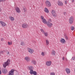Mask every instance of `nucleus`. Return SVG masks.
I'll return each instance as SVG.
<instances>
[{
  "label": "nucleus",
  "instance_id": "f257e3e1",
  "mask_svg": "<svg viewBox=\"0 0 75 75\" xmlns=\"http://www.w3.org/2000/svg\"><path fill=\"white\" fill-rule=\"evenodd\" d=\"M10 60L9 59H8L7 60V61L5 62L3 65V67L4 68H6V67L7 66L10 64Z\"/></svg>",
  "mask_w": 75,
  "mask_h": 75
},
{
  "label": "nucleus",
  "instance_id": "f03ea898",
  "mask_svg": "<svg viewBox=\"0 0 75 75\" xmlns=\"http://www.w3.org/2000/svg\"><path fill=\"white\" fill-rule=\"evenodd\" d=\"M74 17L72 16H71L69 19V23L70 24H72L74 23Z\"/></svg>",
  "mask_w": 75,
  "mask_h": 75
},
{
  "label": "nucleus",
  "instance_id": "7ed1b4c3",
  "mask_svg": "<svg viewBox=\"0 0 75 75\" xmlns=\"http://www.w3.org/2000/svg\"><path fill=\"white\" fill-rule=\"evenodd\" d=\"M52 14L53 16H54V17H56L57 16V13H56V11L54 10H52Z\"/></svg>",
  "mask_w": 75,
  "mask_h": 75
},
{
  "label": "nucleus",
  "instance_id": "20e7f679",
  "mask_svg": "<svg viewBox=\"0 0 75 75\" xmlns=\"http://www.w3.org/2000/svg\"><path fill=\"white\" fill-rule=\"evenodd\" d=\"M51 20L50 19L49 20L47 24V26L50 28L52 27V24L51 23H50V22H51Z\"/></svg>",
  "mask_w": 75,
  "mask_h": 75
},
{
  "label": "nucleus",
  "instance_id": "39448f33",
  "mask_svg": "<svg viewBox=\"0 0 75 75\" xmlns=\"http://www.w3.org/2000/svg\"><path fill=\"white\" fill-rule=\"evenodd\" d=\"M45 3L46 4V5L47 6V7H51V2H50V1H45Z\"/></svg>",
  "mask_w": 75,
  "mask_h": 75
},
{
  "label": "nucleus",
  "instance_id": "423d86ee",
  "mask_svg": "<svg viewBox=\"0 0 75 75\" xmlns=\"http://www.w3.org/2000/svg\"><path fill=\"white\" fill-rule=\"evenodd\" d=\"M22 27L23 28H27L28 27V25L26 23H23L22 25Z\"/></svg>",
  "mask_w": 75,
  "mask_h": 75
},
{
  "label": "nucleus",
  "instance_id": "0eeeda50",
  "mask_svg": "<svg viewBox=\"0 0 75 75\" xmlns=\"http://www.w3.org/2000/svg\"><path fill=\"white\" fill-rule=\"evenodd\" d=\"M30 74L31 75H32V74H33L34 75H37V72L34 71L33 70H31L30 71Z\"/></svg>",
  "mask_w": 75,
  "mask_h": 75
},
{
  "label": "nucleus",
  "instance_id": "6e6552de",
  "mask_svg": "<svg viewBox=\"0 0 75 75\" xmlns=\"http://www.w3.org/2000/svg\"><path fill=\"white\" fill-rule=\"evenodd\" d=\"M57 4L59 6H63V3L59 0L58 1Z\"/></svg>",
  "mask_w": 75,
  "mask_h": 75
},
{
  "label": "nucleus",
  "instance_id": "1a4fd4ad",
  "mask_svg": "<svg viewBox=\"0 0 75 75\" xmlns=\"http://www.w3.org/2000/svg\"><path fill=\"white\" fill-rule=\"evenodd\" d=\"M15 9L16 12L18 13H20L21 12L20 8H19L18 7H16Z\"/></svg>",
  "mask_w": 75,
  "mask_h": 75
},
{
  "label": "nucleus",
  "instance_id": "9d476101",
  "mask_svg": "<svg viewBox=\"0 0 75 75\" xmlns=\"http://www.w3.org/2000/svg\"><path fill=\"white\" fill-rule=\"evenodd\" d=\"M51 61H47L46 63V65H47V66H51Z\"/></svg>",
  "mask_w": 75,
  "mask_h": 75
},
{
  "label": "nucleus",
  "instance_id": "9b49d317",
  "mask_svg": "<svg viewBox=\"0 0 75 75\" xmlns=\"http://www.w3.org/2000/svg\"><path fill=\"white\" fill-rule=\"evenodd\" d=\"M28 52H29L30 54H33V52H34V51H33V50L31 49L30 48H28Z\"/></svg>",
  "mask_w": 75,
  "mask_h": 75
},
{
  "label": "nucleus",
  "instance_id": "f8f14e48",
  "mask_svg": "<svg viewBox=\"0 0 75 75\" xmlns=\"http://www.w3.org/2000/svg\"><path fill=\"white\" fill-rule=\"evenodd\" d=\"M2 73H3L4 74H6L8 72V70L7 69H4V70H2Z\"/></svg>",
  "mask_w": 75,
  "mask_h": 75
},
{
  "label": "nucleus",
  "instance_id": "ddd939ff",
  "mask_svg": "<svg viewBox=\"0 0 75 75\" xmlns=\"http://www.w3.org/2000/svg\"><path fill=\"white\" fill-rule=\"evenodd\" d=\"M0 23L3 27H5V26H6V24L2 21H1L0 22Z\"/></svg>",
  "mask_w": 75,
  "mask_h": 75
},
{
  "label": "nucleus",
  "instance_id": "4468645a",
  "mask_svg": "<svg viewBox=\"0 0 75 75\" xmlns=\"http://www.w3.org/2000/svg\"><path fill=\"white\" fill-rule=\"evenodd\" d=\"M25 59L27 62H29L30 61V57L28 56H26L25 58Z\"/></svg>",
  "mask_w": 75,
  "mask_h": 75
},
{
  "label": "nucleus",
  "instance_id": "2eb2a0df",
  "mask_svg": "<svg viewBox=\"0 0 75 75\" xmlns=\"http://www.w3.org/2000/svg\"><path fill=\"white\" fill-rule=\"evenodd\" d=\"M65 71L68 74H69L70 72H71V71H70V69L69 68H66L65 69Z\"/></svg>",
  "mask_w": 75,
  "mask_h": 75
},
{
  "label": "nucleus",
  "instance_id": "dca6fc26",
  "mask_svg": "<svg viewBox=\"0 0 75 75\" xmlns=\"http://www.w3.org/2000/svg\"><path fill=\"white\" fill-rule=\"evenodd\" d=\"M9 18L10 20H11V21H14V17H13L12 16H10L9 17Z\"/></svg>",
  "mask_w": 75,
  "mask_h": 75
},
{
  "label": "nucleus",
  "instance_id": "f3484780",
  "mask_svg": "<svg viewBox=\"0 0 75 75\" xmlns=\"http://www.w3.org/2000/svg\"><path fill=\"white\" fill-rule=\"evenodd\" d=\"M60 42L62 43H65V40L64 38H62V39L60 40Z\"/></svg>",
  "mask_w": 75,
  "mask_h": 75
},
{
  "label": "nucleus",
  "instance_id": "a211bd4d",
  "mask_svg": "<svg viewBox=\"0 0 75 75\" xmlns=\"http://www.w3.org/2000/svg\"><path fill=\"white\" fill-rule=\"evenodd\" d=\"M42 23H43L44 24H47V21L45 19H44L42 20Z\"/></svg>",
  "mask_w": 75,
  "mask_h": 75
},
{
  "label": "nucleus",
  "instance_id": "6ab92c4d",
  "mask_svg": "<svg viewBox=\"0 0 75 75\" xmlns=\"http://www.w3.org/2000/svg\"><path fill=\"white\" fill-rule=\"evenodd\" d=\"M44 11L45 12L47 13H49V11L48 10V9H47L46 8H45Z\"/></svg>",
  "mask_w": 75,
  "mask_h": 75
},
{
  "label": "nucleus",
  "instance_id": "aec40b11",
  "mask_svg": "<svg viewBox=\"0 0 75 75\" xmlns=\"http://www.w3.org/2000/svg\"><path fill=\"white\" fill-rule=\"evenodd\" d=\"M31 62L33 64H34V65H35L36 64V61L35 60H32Z\"/></svg>",
  "mask_w": 75,
  "mask_h": 75
},
{
  "label": "nucleus",
  "instance_id": "412c9836",
  "mask_svg": "<svg viewBox=\"0 0 75 75\" xmlns=\"http://www.w3.org/2000/svg\"><path fill=\"white\" fill-rule=\"evenodd\" d=\"M43 34H44L45 37H47L48 36V32H45V33Z\"/></svg>",
  "mask_w": 75,
  "mask_h": 75
},
{
  "label": "nucleus",
  "instance_id": "4be33fe9",
  "mask_svg": "<svg viewBox=\"0 0 75 75\" xmlns=\"http://www.w3.org/2000/svg\"><path fill=\"white\" fill-rule=\"evenodd\" d=\"M32 68H33L32 66L28 67V69L30 70V71H31V70H32Z\"/></svg>",
  "mask_w": 75,
  "mask_h": 75
},
{
  "label": "nucleus",
  "instance_id": "5701e85b",
  "mask_svg": "<svg viewBox=\"0 0 75 75\" xmlns=\"http://www.w3.org/2000/svg\"><path fill=\"white\" fill-rule=\"evenodd\" d=\"M52 54L53 55H55V51L53 50L52 52Z\"/></svg>",
  "mask_w": 75,
  "mask_h": 75
},
{
  "label": "nucleus",
  "instance_id": "b1692460",
  "mask_svg": "<svg viewBox=\"0 0 75 75\" xmlns=\"http://www.w3.org/2000/svg\"><path fill=\"white\" fill-rule=\"evenodd\" d=\"M40 31L41 32H42V33H43V34L45 33V31L43 29H40Z\"/></svg>",
  "mask_w": 75,
  "mask_h": 75
},
{
  "label": "nucleus",
  "instance_id": "393cba45",
  "mask_svg": "<svg viewBox=\"0 0 75 75\" xmlns=\"http://www.w3.org/2000/svg\"><path fill=\"white\" fill-rule=\"evenodd\" d=\"M46 42L47 45H48V44H49V42L48 40H46Z\"/></svg>",
  "mask_w": 75,
  "mask_h": 75
},
{
  "label": "nucleus",
  "instance_id": "a878e982",
  "mask_svg": "<svg viewBox=\"0 0 75 75\" xmlns=\"http://www.w3.org/2000/svg\"><path fill=\"white\" fill-rule=\"evenodd\" d=\"M23 10L24 11V13H25L27 11V9L25 8H23Z\"/></svg>",
  "mask_w": 75,
  "mask_h": 75
},
{
  "label": "nucleus",
  "instance_id": "bb28decb",
  "mask_svg": "<svg viewBox=\"0 0 75 75\" xmlns=\"http://www.w3.org/2000/svg\"><path fill=\"white\" fill-rule=\"evenodd\" d=\"M8 44L9 45H12V42H8Z\"/></svg>",
  "mask_w": 75,
  "mask_h": 75
},
{
  "label": "nucleus",
  "instance_id": "cd10ccee",
  "mask_svg": "<svg viewBox=\"0 0 75 75\" xmlns=\"http://www.w3.org/2000/svg\"><path fill=\"white\" fill-rule=\"evenodd\" d=\"M42 56H45V53L44 52H42Z\"/></svg>",
  "mask_w": 75,
  "mask_h": 75
},
{
  "label": "nucleus",
  "instance_id": "c85d7f7f",
  "mask_svg": "<svg viewBox=\"0 0 75 75\" xmlns=\"http://www.w3.org/2000/svg\"><path fill=\"white\" fill-rule=\"evenodd\" d=\"M71 60H75V57L74 56L72 57L71 59Z\"/></svg>",
  "mask_w": 75,
  "mask_h": 75
},
{
  "label": "nucleus",
  "instance_id": "c756f323",
  "mask_svg": "<svg viewBox=\"0 0 75 75\" xmlns=\"http://www.w3.org/2000/svg\"><path fill=\"white\" fill-rule=\"evenodd\" d=\"M71 30H74V26H72L71 27Z\"/></svg>",
  "mask_w": 75,
  "mask_h": 75
},
{
  "label": "nucleus",
  "instance_id": "7c9ffc66",
  "mask_svg": "<svg viewBox=\"0 0 75 75\" xmlns=\"http://www.w3.org/2000/svg\"><path fill=\"white\" fill-rule=\"evenodd\" d=\"M6 0H0V3L1 2H4Z\"/></svg>",
  "mask_w": 75,
  "mask_h": 75
},
{
  "label": "nucleus",
  "instance_id": "2f4dec72",
  "mask_svg": "<svg viewBox=\"0 0 75 75\" xmlns=\"http://www.w3.org/2000/svg\"><path fill=\"white\" fill-rule=\"evenodd\" d=\"M50 75H55V73L54 72H52V73H50Z\"/></svg>",
  "mask_w": 75,
  "mask_h": 75
},
{
  "label": "nucleus",
  "instance_id": "473e14b6",
  "mask_svg": "<svg viewBox=\"0 0 75 75\" xmlns=\"http://www.w3.org/2000/svg\"><path fill=\"white\" fill-rule=\"evenodd\" d=\"M40 17H41V18L42 19V20L44 19V16H40Z\"/></svg>",
  "mask_w": 75,
  "mask_h": 75
},
{
  "label": "nucleus",
  "instance_id": "72a5a7b5",
  "mask_svg": "<svg viewBox=\"0 0 75 75\" xmlns=\"http://www.w3.org/2000/svg\"><path fill=\"white\" fill-rule=\"evenodd\" d=\"M20 45H24V42H21V44H20Z\"/></svg>",
  "mask_w": 75,
  "mask_h": 75
},
{
  "label": "nucleus",
  "instance_id": "f704fd0d",
  "mask_svg": "<svg viewBox=\"0 0 75 75\" xmlns=\"http://www.w3.org/2000/svg\"><path fill=\"white\" fill-rule=\"evenodd\" d=\"M65 38L66 39V40H68V37H67V36H65Z\"/></svg>",
  "mask_w": 75,
  "mask_h": 75
},
{
  "label": "nucleus",
  "instance_id": "c9c22d12",
  "mask_svg": "<svg viewBox=\"0 0 75 75\" xmlns=\"http://www.w3.org/2000/svg\"><path fill=\"white\" fill-rule=\"evenodd\" d=\"M3 51H0V55H1V54L3 53Z\"/></svg>",
  "mask_w": 75,
  "mask_h": 75
},
{
  "label": "nucleus",
  "instance_id": "e433bc0d",
  "mask_svg": "<svg viewBox=\"0 0 75 75\" xmlns=\"http://www.w3.org/2000/svg\"><path fill=\"white\" fill-rule=\"evenodd\" d=\"M64 2L65 4H67V1H65Z\"/></svg>",
  "mask_w": 75,
  "mask_h": 75
},
{
  "label": "nucleus",
  "instance_id": "4c0bfd02",
  "mask_svg": "<svg viewBox=\"0 0 75 75\" xmlns=\"http://www.w3.org/2000/svg\"><path fill=\"white\" fill-rule=\"evenodd\" d=\"M1 41H4V40L3 39V38H2L1 39Z\"/></svg>",
  "mask_w": 75,
  "mask_h": 75
},
{
  "label": "nucleus",
  "instance_id": "58836bf2",
  "mask_svg": "<svg viewBox=\"0 0 75 75\" xmlns=\"http://www.w3.org/2000/svg\"><path fill=\"white\" fill-rule=\"evenodd\" d=\"M64 59H65V57H63L62 58V60H64Z\"/></svg>",
  "mask_w": 75,
  "mask_h": 75
},
{
  "label": "nucleus",
  "instance_id": "ea45409f",
  "mask_svg": "<svg viewBox=\"0 0 75 75\" xmlns=\"http://www.w3.org/2000/svg\"><path fill=\"white\" fill-rule=\"evenodd\" d=\"M65 59H66V61H68V59H67V58H65Z\"/></svg>",
  "mask_w": 75,
  "mask_h": 75
},
{
  "label": "nucleus",
  "instance_id": "a19ab883",
  "mask_svg": "<svg viewBox=\"0 0 75 75\" xmlns=\"http://www.w3.org/2000/svg\"><path fill=\"white\" fill-rule=\"evenodd\" d=\"M1 71L0 70V75H1Z\"/></svg>",
  "mask_w": 75,
  "mask_h": 75
},
{
  "label": "nucleus",
  "instance_id": "79ce46f5",
  "mask_svg": "<svg viewBox=\"0 0 75 75\" xmlns=\"http://www.w3.org/2000/svg\"><path fill=\"white\" fill-rule=\"evenodd\" d=\"M71 2L72 3H74V0H72Z\"/></svg>",
  "mask_w": 75,
  "mask_h": 75
},
{
  "label": "nucleus",
  "instance_id": "37998d69",
  "mask_svg": "<svg viewBox=\"0 0 75 75\" xmlns=\"http://www.w3.org/2000/svg\"><path fill=\"white\" fill-rule=\"evenodd\" d=\"M9 54V52H8V53H7V54L8 55Z\"/></svg>",
  "mask_w": 75,
  "mask_h": 75
},
{
  "label": "nucleus",
  "instance_id": "c03bdc74",
  "mask_svg": "<svg viewBox=\"0 0 75 75\" xmlns=\"http://www.w3.org/2000/svg\"><path fill=\"white\" fill-rule=\"evenodd\" d=\"M66 14V12H64V14Z\"/></svg>",
  "mask_w": 75,
  "mask_h": 75
},
{
  "label": "nucleus",
  "instance_id": "a18cd8bd",
  "mask_svg": "<svg viewBox=\"0 0 75 75\" xmlns=\"http://www.w3.org/2000/svg\"><path fill=\"white\" fill-rule=\"evenodd\" d=\"M0 11H1V8H0Z\"/></svg>",
  "mask_w": 75,
  "mask_h": 75
},
{
  "label": "nucleus",
  "instance_id": "49530a36",
  "mask_svg": "<svg viewBox=\"0 0 75 75\" xmlns=\"http://www.w3.org/2000/svg\"><path fill=\"white\" fill-rule=\"evenodd\" d=\"M0 69H1V68L0 67Z\"/></svg>",
  "mask_w": 75,
  "mask_h": 75
}]
</instances>
